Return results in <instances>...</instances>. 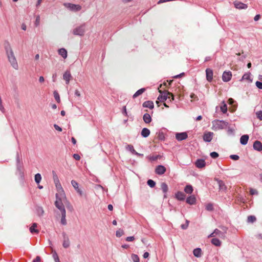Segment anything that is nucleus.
<instances>
[{
	"label": "nucleus",
	"instance_id": "f257e3e1",
	"mask_svg": "<svg viewBox=\"0 0 262 262\" xmlns=\"http://www.w3.org/2000/svg\"><path fill=\"white\" fill-rule=\"evenodd\" d=\"M6 51L8 60L11 66L14 69L17 70L18 68V65L13 51L9 44H8V47H6Z\"/></svg>",
	"mask_w": 262,
	"mask_h": 262
},
{
	"label": "nucleus",
	"instance_id": "f03ea898",
	"mask_svg": "<svg viewBox=\"0 0 262 262\" xmlns=\"http://www.w3.org/2000/svg\"><path fill=\"white\" fill-rule=\"evenodd\" d=\"M229 123L224 120H215L212 121V126L214 130L223 129L226 128Z\"/></svg>",
	"mask_w": 262,
	"mask_h": 262
},
{
	"label": "nucleus",
	"instance_id": "7ed1b4c3",
	"mask_svg": "<svg viewBox=\"0 0 262 262\" xmlns=\"http://www.w3.org/2000/svg\"><path fill=\"white\" fill-rule=\"evenodd\" d=\"M55 205L56 207L59 209L61 213L66 212L64 206L62 202L61 198L59 197L58 193L56 194V201L55 202Z\"/></svg>",
	"mask_w": 262,
	"mask_h": 262
},
{
	"label": "nucleus",
	"instance_id": "20e7f679",
	"mask_svg": "<svg viewBox=\"0 0 262 262\" xmlns=\"http://www.w3.org/2000/svg\"><path fill=\"white\" fill-rule=\"evenodd\" d=\"M158 90L159 92L160 93V95L157 98H173L174 97L172 93L169 92L166 90H162V91L160 90Z\"/></svg>",
	"mask_w": 262,
	"mask_h": 262
},
{
	"label": "nucleus",
	"instance_id": "39448f33",
	"mask_svg": "<svg viewBox=\"0 0 262 262\" xmlns=\"http://www.w3.org/2000/svg\"><path fill=\"white\" fill-rule=\"evenodd\" d=\"M64 6L73 11H78L81 9V7L79 5H75L71 3L64 4Z\"/></svg>",
	"mask_w": 262,
	"mask_h": 262
},
{
	"label": "nucleus",
	"instance_id": "423d86ee",
	"mask_svg": "<svg viewBox=\"0 0 262 262\" xmlns=\"http://www.w3.org/2000/svg\"><path fill=\"white\" fill-rule=\"evenodd\" d=\"M63 236V243L62 246L64 248H68L70 245V242L68 236L67 235L66 232H63L62 233Z\"/></svg>",
	"mask_w": 262,
	"mask_h": 262
},
{
	"label": "nucleus",
	"instance_id": "0eeeda50",
	"mask_svg": "<svg viewBox=\"0 0 262 262\" xmlns=\"http://www.w3.org/2000/svg\"><path fill=\"white\" fill-rule=\"evenodd\" d=\"M71 184L72 185L73 187L74 188L75 190L77 191V192L79 194V195L80 196H83L84 193H83L82 189L81 188H79L78 183L75 180H72Z\"/></svg>",
	"mask_w": 262,
	"mask_h": 262
},
{
	"label": "nucleus",
	"instance_id": "6e6552de",
	"mask_svg": "<svg viewBox=\"0 0 262 262\" xmlns=\"http://www.w3.org/2000/svg\"><path fill=\"white\" fill-rule=\"evenodd\" d=\"M187 138L188 135L186 132L177 133L176 134V139L179 141L184 140Z\"/></svg>",
	"mask_w": 262,
	"mask_h": 262
},
{
	"label": "nucleus",
	"instance_id": "1a4fd4ad",
	"mask_svg": "<svg viewBox=\"0 0 262 262\" xmlns=\"http://www.w3.org/2000/svg\"><path fill=\"white\" fill-rule=\"evenodd\" d=\"M53 179H54V183L55 184V186H56V188L59 190H61V191L63 192V190L62 188V186L60 183V182H59V180L57 176V175L55 173L54 171H53Z\"/></svg>",
	"mask_w": 262,
	"mask_h": 262
},
{
	"label": "nucleus",
	"instance_id": "9d476101",
	"mask_svg": "<svg viewBox=\"0 0 262 262\" xmlns=\"http://www.w3.org/2000/svg\"><path fill=\"white\" fill-rule=\"evenodd\" d=\"M84 31V27L83 26H80L74 29L73 34L75 35L83 36Z\"/></svg>",
	"mask_w": 262,
	"mask_h": 262
},
{
	"label": "nucleus",
	"instance_id": "9b49d317",
	"mask_svg": "<svg viewBox=\"0 0 262 262\" xmlns=\"http://www.w3.org/2000/svg\"><path fill=\"white\" fill-rule=\"evenodd\" d=\"M166 171V168L162 165L157 166L155 169V172L158 175H162Z\"/></svg>",
	"mask_w": 262,
	"mask_h": 262
},
{
	"label": "nucleus",
	"instance_id": "f8f14e48",
	"mask_svg": "<svg viewBox=\"0 0 262 262\" xmlns=\"http://www.w3.org/2000/svg\"><path fill=\"white\" fill-rule=\"evenodd\" d=\"M232 77V73L230 71L224 72L222 75V79L224 82H228L230 80Z\"/></svg>",
	"mask_w": 262,
	"mask_h": 262
},
{
	"label": "nucleus",
	"instance_id": "ddd939ff",
	"mask_svg": "<svg viewBox=\"0 0 262 262\" xmlns=\"http://www.w3.org/2000/svg\"><path fill=\"white\" fill-rule=\"evenodd\" d=\"M72 78V75L70 71H66L63 75V79L66 81V84H69L71 79Z\"/></svg>",
	"mask_w": 262,
	"mask_h": 262
},
{
	"label": "nucleus",
	"instance_id": "4468645a",
	"mask_svg": "<svg viewBox=\"0 0 262 262\" xmlns=\"http://www.w3.org/2000/svg\"><path fill=\"white\" fill-rule=\"evenodd\" d=\"M195 165L198 168H202L206 165L205 161L203 159H199L195 162Z\"/></svg>",
	"mask_w": 262,
	"mask_h": 262
},
{
	"label": "nucleus",
	"instance_id": "2eb2a0df",
	"mask_svg": "<svg viewBox=\"0 0 262 262\" xmlns=\"http://www.w3.org/2000/svg\"><path fill=\"white\" fill-rule=\"evenodd\" d=\"M213 133L212 132H207L205 133L203 136V140L207 142H210L213 137Z\"/></svg>",
	"mask_w": 262,
	"mask_h": 262
},
{
	"label": "nucleus",
	"instance_id": "dca6fc26",
	"mask_svg": "<svg viewBox=\"0 0 262 262\" xmlns=\"http://www.w3.org/2000/svg\"><path fill=\"white\" fill-rule=\"evenodd\" d=\"M253 147L254 150L261 151L262 150V143L260 141L256 140L253 143Z\"/></svg>",
	"mask_w": 262,
	"mask_h": 262
},
{
	"label": "nucleus",
	"instance_id": "f3484780",
	"mask_svg": "<svg viewBox=\"0 0 262 262\" xmlns=\"http://www.w3.org/2000/svg\"><path fill=\"white\" fill-rule=\"evenodd\" d=\"M234 5L235 7L238 9H245L248 7L246 4L238 1L234 2Z\"/></svg>",
	"mask_w": 262,
	"mask_h": 262
},
{
	"label": "nucleus",
	"instance_id": "a211bd4d",
	"mask_svg": "<svg viewBox=\"0 0 262 262\" xmlns=\"http://www.w3.org/2000/svg\"><path fill=\"white\" fill-rule=\"evenodd\" d=\"M161 189L164 193V197L166 198V194L168 191V187L167 184L165 182L161 183Z\"/></svg>",
	"mask_w": 262,
	"mask_h": 262
},
{
	"label": "nucleus",
	"instance_id": "6ab92c4d",
	"mask_svg": "<svg viewBox=\"0 0 262 262\" xmlns=\"http://www.w3.org/2000/svg\"><path fill=\"white\" fill-rule=\"evenodd\" d=\"M175 198L179 201H184L186 198V195L182 191H178L175 194Z\"/></svg>",
	"mask_w": 262,
	"mask_h": 262
},
{
	"label": "nucleus",
	"instance_id": "aec40b11",
	"mask_svg": "<svg viewBox=\"0 0 262 262\" xmlns=\"http://www.w3.org/2000/svg\"><path fill=\"white\" fill-rule=\"evenodd\" d=\"M206 79L208 81H211L213 79V71L210 69L206 70Z\"/></svg>",
	"mask_w": 262,
	"mask_h": 262
},
{
	"label": "nucleus",
	"instance_id": "412c9836",
	"mask_svg": "<svg viewBox=\"0 0 262 262\" xmlns=\"http://www.w3.org/2000/svg\"><path fill=\"white\" fill-rule=\"evenodd\" d=\"M186 202L188 204L193 205L196 202V198L194 195H190L187 197Z\"/></svg>",
	"mask_w": 262,
	"mask_h": 262
},
{
	"label": "nucleus",
	"instance_id": "4be33fe9",
	"mask_svg": "<svg viewBox=\"0 0 262 262\" xmlns=\"http://www.w3.org/2000/svg\"><path fill=\"white\" fill-rule=\"evenodd\" d=\"M249 140V136L248 135H243L240 138V143L243 145L247 144Z\"/></svg>",
	"mask_w": 262,
	"mask_h": 262
},
{
	"label": "nucleus",
	"instance_id": "5701e85b",
	"mask_svg": "<svg viewBox=\"0 0 262 262\" xmlns=\"http://www.w3.org/2000/svg\"><path fill=\"white\" fill-rule=\"evenodd\" d=\"M217 183L220 190L225 191L227 190V187L225 183L222 180H217Z\"/></svg>",
	"mask_w": 262,
	"mask_h": 262
},
{
	"label": "nucleus",
	"instance_id": "b1692460",
	"mask_svg": "<svg viewBox=\"0 0 262 262\" xmlns=\"http://www.w3.org/2000/svg\"><path fill=\"white\" fill-rule=\"evenodd\" d=\"M193 188L190 184H187L184 188V191L186 193L190 194L193 192Z\"/></svg>",
	"mask_w": 262,
	"mask_h": 262
},
{
	"label": "nucleus",
	"instance_id": "393cba45",
	"mask_svg": "<svg viewBox=\"0 0 262 262\" xmlns=\"http://www.w3.org/2000/svg\"><path fill=\"white\" fill-rule=\"evenodd\" d=\"M143 106L144 107L149 108L152 109L154 107V103L151 101H146L143 103Z\"/></svg>",
	"mask_w": 262,
	"mask_h": 262
},
{
	"label": "nucleus",
	"instance_id": "a878e982",
	"mask_svg": "<svg viewBox=\"0 0 262 262\" xmlns=\"http://www.w3.org/2000/svg\"><path fill=\"white\" fill-rule=\"evenodd\" d=\"M150 130L147 128L144 127L142 129L141 135L144 138L147 137L150 134Z\"/></svg>",
	"mask_w": 262,
	"mask_h": 262
},
{
	"label": "nucleus",
	"instance_id": "bb28decb",
	"mask_svg": "<svg viewBox=\"0 0 262 262\" xmlns=\"http://www.w3.org/2000/svg\"><path fill=\"white\" fill-rule=\"evenodd\" d=\"M143 121L146 123H149L151 121L150 115L148 113H145L143 117Z\"/></svg>",
	"mask_w": 262,
	"mask_h": 262
},
{
	"label": "nucleus",
	"instance_id": "cd10ccee",
	"mask_svg": "<svg viewBox=\"0 0 262 262\" xmlns=\"http://www.w3.org/2000/svg\"><path fill=\"white\" fill-rule=\"evenodd\" d=\"M58 54L62 56L64 59L67 57V51L64 48H61L58 50Z\"/></svg>",
	"mask_w": 262,
	"mask_h": 262
},
{
	"label": "nucleus",
	"instance_id": "c85d7f7f",
	"mask_svg": "<svg viewBox=\"0 0 262 262\" xmlns=\"http://www.w3.org/2000/svg\"><path fill=\"white\" fill-rule=\"evenodd\" d=\"M201 249L200 248H196L193 251V253L194 256L196 257H200L201 256Z\"/></svg>",
	"mask_w": 262,
	"mask_h": 262
},
{
	"label": "nucleus",
	"instance_id": "c756f323",
	"mask_svg": "<svg viewBox=\"0 0 262 262\" xmlns=\"http://www.w3.org/2000/svg\"><path fill=\"white\" fill-rule=\"evenodd\" d=\"M37 227V224L34 223L32 224V225L30 227V231L31 233H38L39 232L38 230L36 229Z\"/></svg>",
	"mask_w": 262,
	"mask_h": 262
},
{
	"label": "nucleus",
	"instance_id": "7c9ffc66",
	"mask_svg": "<svg viewBox=\"0 0 262 262\" xmlns=\"http://www.w3.org/2000/svg\"><path fill=\"white\" fill-rule=\"evenodd\" d=\"M160 102H161V103H163V105L165 106V107H169V106L168 105H167L168 103H171V100H174V99H159Z\"/></svg>",
	"mask_w": 262,
	"mask_h": 262
},
{
	"label": "nucleus",
	"instance_id": "2f4dec72",
	"mask_svg": "<svg viewBox=\"0 0 262 262\" xmlns=\"http://www.w3.org/2000/svg\"><path fill=\"white\" fill-rule=\"evenodd\" d=\"M61 218L60 223L62 225H66L67 224L66 218V212L61 213Z\"/></svg>",
	"mask_w": 262,
	"mask_h": 262
},
{
	"label": "nucleus",
	"instance_id": "473e14b6",
	"mask_svg": "<svg viewBox=\"0 0 262 262\" xmlns=\"http://www.w3.org/2000/svg\"><path fill=\"white\" fill-rule=\"evenodd\" d=\"M16 166H17V170L18 172L19 173V174L20 175V177H23L24 173H23V171L22 164H16Z\"/></svg>",
	"mask_w": 262,
	"mask_h": 262
},
{
	"label": "nucleus",
	"instance_id": "72a5a7b5",
	"mask_svg": "<svg viewBox=\"0 0 262 262\" xmlns=\"http://www.w3.org/2000/svg\"><path fill=\"white\" fill-rule=\"evenodd\" d=\"M211 242L213 245H214L215 246H220L221 245V241L217 238H212L211 239Z\"/></svg>",
	"mask_w": 262,
	"mask_h": 262
},
{
	"label": "nucleus",
	"instance_id": "f704fd0d",
	"mask_svg": "<svg viewBox=\"0 0 262 262\" xmlns=\"http://www.w3.org/2000/svg\"><path fill=\"white\" fill-rule=\"evenodd\" d=\"M36 213L38 216H41L44 213L43 209L42 207L37 206L36 208Z\"/></svg>",
	"mask_w": 262,
	"mask_h": 262
},
{
	"label": "nucleus",
	"instance_id": "c9c22d12",
	"mask_svg": "<svg viewBox=\"0 0 262 262\" xmlns=\"http://www.w3.org/2000/svg\"><path fill=\"white\" fill-rule=\"evenodd\" d=\"M145 91V89L142 88L137 91L135 94L133 95V97H137L142 94Z\"/></svg>",
	"mask_w": 262,
	"mask_h": 262
},
{
	"label": "nucleus",
	"instance_id": "e433bc0d",
	"mask_svg": "<svg viewBox=\"0 0 262 262\" xmlns=\"http://www.w3.org/2000/svg\"><path fill=\"white\" fill-rule=\"evenodd\" d=\"M41 180V176L40 173H37L35 175V181L37 184H39Z\"/></svg>",
	"mask_w": 262,
	"mask_h": 262
},
{
	"label": "nucleus",
	"instance_id": "4c0bfd02",
	"mask_svg": "<svg viewBox=\"0 0 262 262\" xmlns=\"http://www.w3.org/2000/svg\"><path fill=\"white\" fill-rule=\"evenodd\" d=\"M147 184L151 188H154L156 186V182L151 179H149L147 182Z\"/></svg>",
	"mask_w": 262,
	"mask_h": 262
},
{
	"label": "nucleus",
	"instance_id": "58836bf2",
	"mask_svg": "<svg viewBox=\"0 0 262 262\" xmlns=\"http://www.w3.org/2000/svg\"><path fill=\"white\" fill-rule=\"evenodd\" d=\"M256 217L254 215H250L248 216L247 218V222L248 223H254L256 221Z\"/></svg>",
	"mask_w": 262,
	"mask_h": 262
},
{
	"label": "nucleus",
	"instance_id": "ea45409f",
	"mask_svg": "<svg viewBox=\"0 0 262 262\" xmlns=\"http://www.w3.org/2000/svg\"><path fill=\"white\" fill-rule=\"evenodd\" d=\"M126 149L130 151L133 154H134V152H136V150H135L134 146L132 145H127Z\"/></svg>",
	"mask_w": 262,
	"mask_h": 262
},
{
	"label": "nucleus",
	"instance_id": "a19ab883",
	"mask_svg": "<svg viewBox=\"0 0 262 262\" xmlns=\"http://www.w3.org/2000/svg\"><path fill=\"white\" fill-rule=\"evenodd\" d=\"M234 132H235L234 128H231V127H228L227 134L229 135L234 136Z\"/></svg>",
	"mask_w": 262,
	"mask_h": 262
},
{
	"label": "nucleus",
	"instance_id": "79ce46f5",
	"mask_svg": "<svg viewBox=\"0 0 262 262\" xmlns=\"http://www.w3.org/2000/svg\"><path fill=\"white\" fill-rule=\"evenodd\" d=\"M250 80V73H245L242 77V80Z\"/></svg>",
	"mask_w": 262,
	"mask_h": 262
},
{
	"label": "nucleus",
	"instance_id": "37998d69",
	"mask_svg": "<svg viewBox=\"0 0 262 262\" xmlns=\"http://www.w3.org/2000/svg\"><path fill=\"white\" fill-rule=\"evenodd\" d=\"M206 209L208 211H212L214 209L213 205L211 203H208L206 205Z\"/></svg>",
	"mask_w": 262,
	"mask_h": 262
},
{
	"label": "nucleus",
	"instance_id": "c03bdc74",
	"mask_svg": "<svg viewBox=\"0 0 262 262\" xmlns=\"http://www.w3.org/2000/svg\"><path fill=\"white\" fill-rule=\"evenodd\" d=\"M169 86V85H168V83L167 82H164L163 84H160V85L158 88V90H160L161 91H162V88H163V87H164L166 89Z\"/></svg>",
	"mask_w": 262,
	"mask_h": 262
},
{
	"label": "nucleus",
	"instance_id": "a18cd8bd",
	"mask_svg": "<svg viewBox=\"0 0 262 262\" xmlns=\"http://www.w3.org/2000/svg\"><path fill=\"white\" fill-rule=\"evenodd\" d=\"M220 228L222 229V236H225L227 231V228L225 226H221Z\"/></svg>",
	"mask_w": 262,
	"mask_h": 262
},
{
	"label": "nucleus",
	"instance_id": "49530a36",
	"mask_svg": "<svg viewBox=\"0 0 262 262\" xmlns=\"http://www.w3.org/2000/svg\"><path fill=\"white\" fill-rule=\"evenodd\" d=\"M123 234H124V232L121 229H119L116 232V235L117 237H118L122 236L123 235Z\"/></svg>",
	"mask_w": 262,
	"mask_h": 262
},
{
	"label": "nucleus",
	"instance_id": "de8ad7c7",
	"mask_svg": "<svg viewBox=\"0 0 262 262\" xmlns=\"http://www.w3.org/2000/svg\"><path fill=\"white\" fill-rule=\"evenodd\" d=\"M132 258L134 262H139L140 259L138 256L136 254H133L132 255Z\"/></svg>",
	"mask_w": 262,
	"mask_h": 262
},
{
	"label": "nucleus",
	"instance_id": "09e8293b",
	"mask_svg": "<svg viewBox=\"0 0 262 262\" xmlns=\"http://www.w3.org/2000/svg\"><path fill=\"white\" fill-rule=\"evenodd\" d=\"M221 110L223 114H225L227 111V106L226 104H224L223 105L221 106Z\"/></svg>",
	"mask_w": 262,
	"mask_h": 262
},
{
	"label": "nucleus",
	"instance_id": "8fccbe9b",
	"mask_svg": "<svg viewBox=\"0 0 262 262\" xmlns=\"http://www.w3.org/2000/svg\"><path fill=\"white\" fill-rule=\"evenodd\" d=\"M210 155L211 157L213 159H215V158H217L219 156V154L215 151L211 152L210 154Z\"/></svg>",
	"mask_w": 262,
	"mask_h": 262
},
{
	"label": "nucleus",
	"instance_id": "3c124183",
	"mask_svg": "<svg viewBox=\"0 0 262 262\" xmlns=\"http://www.w3.org/2000/svg\"><path fill=\"white\" fill-rule=\"evenodd\" d=\"M256 117L260 120H262V111H257L256 112Z\"/></svg>",
	"mask_w": 262,
	"mask_h": 262
},
{
	"label": "nucleus",
	"instance_id": "603ef678",
	"mask_svg": "<svg viewBox=\"0 0 262 262\" xmlns=\"http://www.w3.org/2000/svg\"><path fill=\"white\" fill-rule=\"evenodd\" d=\"M189 223V222L188 220H186L185 224L181 225V228L184 230L186 229L188 227Z\"/></svg>",
	"mask_w": 262,
	"mask_h": 262
},
{
	"label": "nucleus",
	"instance_id": "864d4df0",
	"mask_svg": "<svg viewBox=\"0 0 262 262\" xmlns=\"http://www.w3.org/2000/svg\"><path fill=\"white\" fill-rule=\"evenodd\" d=\"M222 231H221V230H220L217 229H215L214 230V233H215V235H219L220 237H222Z\"/></svg>",
	"mask_w": 262,
	"mask_h": 262
},
{
	"label": "nucleus",
	"instance_id": "5fc2aeb1",
	"mask_svg": "<svg viewBox=\"0 0 262 262\" xmlns=\"http://www.w3.org/2000/svg\"><path fill=\"white\" fill-rule=\"evenodd\" d=\"M230 158L233 160H238L239 158V156L236 155H231L230 156Z\"/></svg>",
	"mask_w": 262,
	"mask_h": 262
},
{
	"label": "nucleus",
	"instance_id": "6e6d98bb",
	"mask_svg": "<svg viewBox=\"0 0 262 262\" xmlns=\"http://www.w3.org/2000/svg\"><path fill=\"white\" fill-rule=\"evenodd\" d=\"M40 24V16L39 15L37 16L36 18V20L35 21V26L37 27Z\"/></svg>",
	"mask_w": 262,
	"mask_h": 262
},
{
	"label": "nucleus",
	"instance_id": "4d7b16f0",
	"mask_svg": "<svg viewBox=\"0 0 262 262\" xmlns=\"http://www.w3.org/2000/svg\"><path fill=\"white\" fill-rule=\"evenodd\" d=\"M122 113L123 115L125 116L126 117H128L126 106H123Z\"/></svg>",
	"mask_w": 262,
	"mask_h": 262
},
{
	"label": "nucleus",
	"instance_id": "13d9d810",
	"mask_svg": "<svg viewBox=\"0 0 262 262\" xmlns=\"http://www.w3.org/2000/svg\"><path fill=\"white\" fill-rule=\"evenodd\" d=\"M22 164L20 162V159L18 152L16 154V164Z\"/></svg>",
	"mask_w": 262,
	"mask_h": 262
},
{
	"label": "nucleus",
	"instance_id": "bf43d9fd",
	"mask_svg": "<svg viewBox=\"0 0 262 262\" xmlns=\"http://www.w3.org/2000/svg\"><path fill=\"white\" fill-rule=\"evenodd\" d=\"M250 192L251 195H254V194H258V192L256 189H252V188L250 189Z\"/></svg>",
	"mask_w": 262,
	"mask_h": 262
},
{
	"label": "nucleus",
	"instance_id": "052dcab7",
	"mask_svg": "<svg viewBox=\"0 0 262 262\" xmlns=\"http://www.w3.org/2000/svg\"><path fill=\"white\" fill-rule=\"evenodd\" d=\"M256 86L259 89H262V82L260 81H256L255 83Z\"/></svg>",
	"mask_w": 262,
	"mask_h": 262
},
{
	"label": "nucleus",
	"instance_id": "680f3d73",
	"mask_svg": "<svg viewBox=\"0 0 262 262\" xmlns=\"http://www.w3.org/2000/svg\"><path fill=\"white\" fill-rule=\"evenodd\" d=\"M135 239V237L133 236H128L126 238V241L127 242H132Z\"/></svg>",
	"mask_w": 262,
	"mask_h": 262
},
{
	"label": "nucleus",
	"instance_id": "e2e57ef3",
	"mask_svg": "<svg viewBox=\"0 0 262 262\" xmlns=\"http://www.w3.org/2000/svg\"><path fill=\"white\" fill-rule=\"evenodd\" d=\"M54 127L55 128V129L59 132H61L62 131V128L60 127L59 126H58V125L55 124H54Z\"/></svg>",
	"mask_w": 262,
	"mask_h": 262
},
{
	"label": "nucleus",
	"instance_id": "0e129e2a",
	"mask_svg": "<svg viewBox=\"0 0 262 262\" xmlns=\"http://www.w3.org/2000/svg\"><path fill=\"white\" fill-rule=\"evenodd\" d=\"M158 157H159V156H150L149 158V159L151 161H156L158 159Z\"/></svg>",
	"mask_w": 262,
	"mask_h": 262
},
{
	"label": "nucleus",
	"instance_id": "69168bd1",
	"mask_svg": "<svg viewBox=\"0 0 262 262\" xmlns=\"http://www.w3.org/2000/svg\"><path fill=\"white\" fill-rule=\"evenodd\" d=\"M73 157L76 160H79L80 159V156L78 154H74Z\"/></svg>",
	"mask_w": 262,
	"mask_h": 262
},
{
	"label": "nucleus",
	"instance_id": "338daca9",
	"mask_svg": "<svg viewBox=\"0 0 262 262\" xmlns=\"http://www.w3.org/2000/svg\"><path fill=\"white\" fill-rule=\"evenodd\" d=\"M53 258L54 260L55 259H58L59 258L58 256V254H57V253L56 252H53Z\"/></svg>",
	"mask_w": 262,
	"mask_h": 262
},
{
	"label": "nucleus",
	"instance_id": "774afa93",
	"mask_svg": "<svg viewBox=\"0 0 262 262\" xmlns=\"http://www.w3.org/2000/svg\"><path fill=\"white\" fill-rule=\"evenodd\" d=\"M40 257L39 256H36V257L33 260L32 262H40Z\"/></svg>",
	"mask_w": 262,
	"mask_h": 262
}]
</instances>
